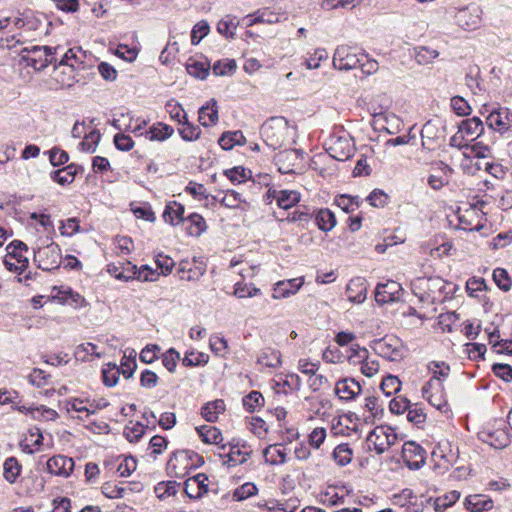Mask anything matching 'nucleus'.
Returning <instances> with one entry per match:
<instances>
[{"label":"nucleus","instance_id":"26","mask_svg":"<svg viewBox=\"0 0 512 512\" xmlns=\"http://www.w3.org/2000/svg\"><path fill=\"white\" fill-rule=\"evenodd\" d=\"M136 265L131 262H119L108 265V272L118 280L129 281L135 279Z\"/></svg>","mask_w":512,"mask_h":512},{"label":"nucleus","instance_id":"15","mask_svg":"<svg viewBox=\"0 0 512 512\" xmlns=\"http://www.w3.org/2000/svg\"><path fill=\"white\" fill-rule=\"evenodd\" d=\"M435 165V173H431L427 177V184L434 191H440L449 185L454 169L442 161L437 162Z\"/></svg>","mask_w":512,"mask_h":512},{"label":"nucleus","instance_id":"27","mask_svg":"<svg viewBox=\"0 0 512 512\" xmlns=\"http://www.w3.org/2000/svg\"><path fill=\"white\" fill-rule=\"evenodd\" d=\"M218 106L215 99H210L199 109V122L202 126L208 127L218 122Z\"/></svg>","mask_w":512,"mask_h":512},{"label":"nucleus","instance_id":"62","mask_svg":"<svg viewBox=\"0 0 512 512\" xmlns=\"http://www.w3.org/2000/svg\"><path fill=\"white\" fill-rule=\"evenodd\" d=\"M493 280L501 290L507 292L511 289L512 281L505 269L496 268L493 271Z\"/></svg>","mask_w":512,"mask_h":512},{"label":"nucleus","instance_id":"57","mask_svg":"<svg viewBox=\"0 0 512 512\" xmlns=\"http://www.w3.org/2000/svg\"><path fill=\"white\" fill-rule=\"evenodd\" d=\"M380 388L385 395L390 396L400 391L401 381L397 376L389 374L382 379Z\"/></svg>","mask_w":512,"mask_h":512},{"label":"nucleus","instance_id":"60","mask_svg":"<svg viewBox=\"0 0 512 512\" xmlns=\"http://www.w3.org/2000/svg\"><path fill=\"white\" fill-rule=\"evenodd\" d=\"M241 132H225L221 135L218 140L219 145L224 150L232 149L236 144H240V140L243 139Z\"/></svg>","mask_w":512,"mask_h":512},{"label":"nucleus","instance_id":"13","mask_svg":"<svg viewBox=\"0 0 512 512\" xmlns=\"http://www.w3.org/2000/svg\"><path fill=\"white\" fill-rule=\"evenodd\" d=\"M253 450L245 441L233 439L229 443V451L226 454L227 459L223 462L229 466H236L245 463L251 456Z\"/></svg>","mask_w":512,"mask_h":512},{"label":"nucleus","instance_id":"41","mask_svg":"<svg viewBox=\"0 0 512 512\" xmlns=\"http://www.w3.org/2000/svg\"><path fill=\"white\" fill-rule=\"evenodd\" d=\"M201 440L206 444H219L222 441L221 431L214 426L203 425L196 428Z\"/></svg>","mask_w":512,"mask_h":512},{"label":"nucleus","instance_id":"22","mask_svg":"<svg viewBox=\"0 0 512 512\" xmlns=\"http://www.w3.org/2000/svg\"><path fill=\"white\" fill-rule=\"evenodd\" d=\"M223 206L229 209H240L242 211L248 210L249 203L242 198V195L234 190H227L225 193H219L215 196Z\"/></svg>","mask_w":512,"mask_h":512},{"label":"nucleus","instance_id":"10","mask_svg":"<svg viewBox=\"0 0 512 512\" xmlns=\"http://www.w3.org/2000/svg\"><path fill=\"white\" fill-rule=\"evenodd\" d=\"M45 25V18L42 14H35L34 12H26L22 17L13 18V26L16 29L23 30L19 36L23 37V33L32 32L40 35Z\"/></svg>","mask_w":512,"mask_h":512},{"label":"nucleus","instance_id":"3","mask_svg":"<svg viewBox=\"0 0 512 512\" xmlns=\"http://www.w3.org/2000/svg\"><path fill=\"white\" fill-rule=\"evenodd\" d=\"M7 254L3 264L7 270L21 274L28 267L29 260L24 255L28 251L27 245L19 240L11 242L7 247Z\"/></svg>","mask_w":512,"mask_h":512},{"label":"nucleus","instance_id":"48","mask_svg":"<svg viewBox=\"0 0 512 512\" xmlns=\"http://www.w3.org/2000/svg\"><path fill=\"white\" fill-rule=\"evenodd\" d=\"M242 403L246 411L253 413L263 407L264 397L259 391H251L244 396Z\"/></svg>","mask_w":512,"mask_h":512},{"label":"nucleus","instance_id":"28","mask_svg":"<svg viewBox=\"0 0 512 512\" xmlns=\"http://www.w3.org/2000/svg\"><path fill=\"white\" fill-rule=\"evenodd\" d=\"M429 387L435 388V391H433L431 394L423 396V398L426 399L436 409L442 410L444 407H446L447 404L444 395L443 382L437 379H430L428 388Z\"/></svg>","mask_w":512,"mask_h":512},{"label":"nucleus","instance_id":"43","mask_svg":"<svg viewBox=\"0 0 512 512\" xmlns=\"http://www.w3.org/2000/svg\"><path fill=\"white\" fill-rule=\"evenodd\" d=\"M332 458L337 465L346 466L352 461L353 450L349 444L341 443L334 448Z\"/></svg>","mask_w":512,"mask_h":512},{"label":"nucleus","instance_id":"19","mask_svg":"<svg viewBox=\"0 0 512 512\" xmlns=\"http://www.w3.org/2000/svg\"><path fill=\"white\" fill-rule=\"evenodd\" d=\"M74 461L72 458L56 455L48 459L47 471L55 476L67 478L73 472Z\"/></svg>","mask_w":512,"mask_h":512},{"label":"nucleus","instance_id":"5","mask_svg":"<svg viewBox=\"0 0 512 512\" xmlns=\"http://www.w3.org/2000/svg\"><path fill=\"white\" fill-rule=\"evenodd\" d=\"M483 442L496 449H503L510 444V434L505 426V421L495 420L492 427H487L480 433Z\"/></svg>","mask_w":512,"mask_h":512},{"label":"nucleus","instance_id":"32","mask_svg":"<svg viewBox=\"0 0 512 512\" xmlns=\"http://www.w3.org/2000/svg\"><path fill=\"white\" fill-rule=\"evenodd\" d=\"M184 212L185 208L182 204L176 201H171L167 203L165 207V210L163 212V219L166 223L175 226L180 222L185 221Z\"/></svg>","mask_w":512,"mask_h":512},{"label":"nucleus","instance_id":"59","mask_svg":"<svg viewBox=\"0 0 512 512\" xmlns=\"http://www.w3.org/2000/svg\"><path fill=\"white\" fill-rule=\"evenodd\" d=\"M209 355L203 352H188L182 359V363L186 367H194L199 365H205L208 363Z\"/></svg>","mask_w":512,"mask_h":512},{"label":"nucleus","instance_id":"33","mask_svg":"<svg viewBox=\"0 0 512 512\" xmlns=\"http://www.w3.org/2000/svg\"><path fill=\"white\" fill-rule=\"evenodd\" d=\"M173 133L174 129L172 126L163 122H157L149 130L145 131V138L150 141H164L170 138Z\"/></svg>","mask_w":512,"mask_h":512},{"label":"nucleus","instance_id":"53","mask_svg":"<svg viewBox=\"0 0 512 512\" xmlns=\"http://www.w3.org/2000/svg\"><path fill=\"white\" fill-rule=\"evenodd\" d=\"M74 355L77 360L88 361L90 356L101 357V353L97 351V346L91 342L82 343L75 349Z\"/></svg>","mask_w":512,"mask_h":512},{"label":"nucleus","instance_id":"64","mask_svg":"<svg viewBox=\"0 0 512 512\" xmlns=\"http://www.w3.org/2000/svg\"><path fill=\"white\" fill-rule=\"evenodd\" d=\"M335 203L345 212H352L359 207L360 201L358 196L340 195L336 198Z\"/></svg>","mask_w":512,"mask_h":512},{"label":"nucleus","instance_id":"44","mask_svg":"<svg viewBox=\"0 0 512 512\" xmlns=\"http://www.w3.org/2000/svg\"><path fill=\"white\" fill-rule=\"evenodd\" d=\"M186 70L189 75L204 80L209 74L210 65L205 61L189 59L186 64Z\"/></svg>","mask_w":512,"mask_h":512},{"label":"nucleus","instance_id":"21","mask_svg":"<svg viewBox=\"0 0 512 512\" xmlns=\"http://www.w3.org/2000/svg\"><path fill=\"white\" fill-rule=\"evenodd\" d=\"M303 283L302 278L279 281L274 285L272 297L274 299H282L294 295L302 287Z\"/></svg>","mask_w":512,"mask_h":512},{"label":"nucleus","instance_id":"49","mask_svg":"<svg viewBox=\"0 0 512 512\" xmlns=\"http://www.w3.org/2000/svg\"><path fill=\"white\" fill-rule=\"evenodd\" d=\"M178 133L184 141L191 142L200 138L201 129L197 125L186 120L181 124V127L178 128Z\"/></svg>","mask_w":512,"mask_h":512},{"label":"nucleus","instance_id":"61","mask_svg":"<svg viewBox=\"0 0 512 512\" xmlns=\"http://www.w3.org/2000/svg\"><path fill=\"white\" fill-rule=\"evenodd\" d=\"M258 489L255 484L247 482L233 491L232 499L234 501H243L257 493Z\"/></svg>","mask_w":512,"mask_h":512},{"label":"nucleus","instance_id":"18","mask_svg":"<svg viewBox=\"0 0 512 512\" xmlns=\"http://www.w3.org/2000/svg\"><path fill=\"white\" fill-rule=\"evenodd\" d=\"M372 125L374 129L385 131L388 134H397L401 130L402 122L395 114L385 112L373 113Z\"/></svg>","mask_w":512,"mask_h":512},{"label":"nucleus","instance_id":"6","mask_svg":"<svg viewBox=\"0 0 512 512\" xmlns=\"http://www.w3.org/2000/svg\"><path fill=\"white\" fill-rule=\"evenodd\" d=\"M261 135L270 148L278 149L286 140L287 126L280 120L272 119L262 126Z\"/></svg>","mask_w":512,"mask_h":512},{"label":"nucleus","instance_id":"9","mask_svg":"<svg viewBox=\"0 0 512 512\" xmlns=\"http://www.w3.org/2000/svg\"><path fill=\"white\" fill-rule=\"evenodd\" d=\"M487 126L501 135L512 127V110L508 107H498L491 110L486 117Z\"/></svg>","mask_w":512,"mask_h":512},{"label":"nucleus","instance_id":"38","mask_svg":"<svg viewBox=\"0 0 512 512\" xmlns=\"http://www.w3.org/2000/svg\"><path fill=\"white\" fill-rule=\"evenodd\" d=\"M315 223L320 230L329 232L336 226L337 221L331 210L323 208L317 211L315 215Z\"/></svg>","mask_w":512,"mask_h":512},{"label":"nucleus","instance_id":"55","mask_svg":"<svg viewBox=\"0 0 512 512\" xmlns=\"http://www.w3.org/2000/svg\"><path fill=\"white\" fill-rule=\"evenodd\" d=\"M28 412L33 419L39 420V421H41V420L54 421L58 417V413L55 410H53L51 408H47L45 406H39V407H34V408L30 407L28 409Z\"/></svg>","mask_w":512,"mask_h":512},{"label":"nucleus","instance_id":"36","mask_svg":"<svg viewBox=\"0 0 512 512\" xmlns=\"http://www.w3.org/2000/svg\"><path fill=\"white\" fill-rule=\"evenodd\" d=\"M257 363L267 368H277L281 365L280 351L267 347L259 352Z\"/></svg>","mask_w":512,"mask_h":512},{"label":"nucleus","instance_id":"46","mask_svg":"<svg viewBox=\"0 0 512 512\" xmlns=\"http://www.w3.org/2000/svg\"><path fill=\"white\" fill-rule=\"evenodd\" d=\"M101 134L98 130L93 129L85 134L83 140L79 143V149L82 152L94 153L100 141Z\"/></svg>","mask_w":512,"mask_h":512},{"label":"nucleus","instance_id":"34","mask_svg":"<svg viewBox=\"0 0 512 512\" xmlns=\"http://www.w3.org/2000/svg\"><path fill=\"white\" fill-rule=\"evenodd\" d=\"M300 156L296 150H284L277 155V164L282 174L294 172L295 162L299 161Z\"/></svg>","mask_w":512,"mask_h":512},{"label":"nucleus","instance_id":"23","mask_svg":"<svg viewBox=\"0 0 512 512\" xmlns=\"http://www.w3.org/2000/svg\"><path fill=\"white\" fill-rule=\"evenodd\" d=\"M458 129L467 137V140L473 142L484 133V124L478 117H472L462 120Z\"/></svg>","mask_w":512,"mask_h":512},{"label":"nucleus","instance_id":"16","mask_svg":"<svg viewBox=\"0 0 512 512\" xmlns=\"http://www.w3.org/2000/svg\"><path fill=\"white\" fill-rule=\"evenodd\" d=\"M402 456L410 469H419L425 464L426 451L414 441H407L402 447Z\"/></svg>","mask_w":512,"mask_h":512},{"label":"nucleus","instance_id":"54","mask_svg":"<svg viewBox=\"0 0 512 512\" xmlns=\"http://www.w3.org/2000/svg\"><path fill=\"white\" fill-rule=\"evenodd\" d=\"M237 26L238 21L234 17L228 15L218 22L217 31L227 38H234Z\"/></svg>","mask_w":512,"mask_h":512},{"label":"nucleus","instance_id":"45","mask_svg":"<svg viewBox=\"0 0 512 512\" xmlns=\"http://www.w3.org/2000/svg\"><path fill=\"white\" fill-rule=\"evenodd\" d=\"M460 492L453 490L434 500V509L436 512H444L447 508L451 507L460 498Z\"/></svg>","mask_w":512,"mask_h":512},{"label":"nucleus","instance_id":"7","mask_svg":"<svg viewBox=\"0 0 512 512\" xmlns=\"http://www.w3.org/2000/svg\"><path fill=\"white\" fill-rule=\"evenodd\" d=\"M363 59H366L364 54L359 55L354 48L341 45L334 52L333 66L338 70H351L358 67Z\"/></svg>","mask_w":512,"mask_h":512},{"label":"nucleus","instance_id":"37","mask_svg":"<svg viewBox=\"0 0 512 512\" xmlns=\"http://www.w3.org/2000/svg\"><path fill=\"white\" fill-rule=\"evenodd\" d=\"M263 456L269 464H283L286 461V448L282 444L270 445L263 451Z\"/></svg>","mask_w":512,"mask_h":512},{"label":"nucleus","instance_id":"39","mask_svg":"<svg viewBox=\"0 0 512 512\" xmlns=\"http://www.w3.org/2000/svg\"><path fill=\"white\" fill-rule=\"evenodd\" d=\"M177 272L181 280L196 281L205 273V269L196 265L191 267L188 261H182L178 266Z\"/></svg>","mask_w":512,"mask_h":512},{"label":"nucleus","instance_id":"63","mask_svg":"<svg viewBox=\"0 0 512 512\" xmlns=\"http://www.w3.org/2000/svg\"><path fill=\"white\" fill-rule=\"evenodd\" d=\"M456 18L458 24L467 30L474 29L480 22L478 16H472L466 9L459 11Z\"/></svg>","mask_w":512,"mask_h":512},{"label":"nucleus","instance_id":"30","mask_svg":"<svg viewBox=\"0 0 512 512\" xmlns=\"http://www.w3.org/2000/svg\"><path fill=\"white\" fill-rule=\"evenodd\" d=\"M84 52L81 48L69 49L60 60V67H67L70 73L82 68Z\"/></svg>","mask_w":512,"mask_h":512},{"label":"nucleus","instance_id":"56","mask_svg":"<svg viewBox=\"0 0 512 512\" xmlns=\"http://www.w3.org/2000/svg\"><path fill=\"white\" fill-rule=\"evenodd\" d=\"M407 420L421 428L426 422V413L418 404H412L407 411Z\"/></svg>","mask_w":512,"mask_h":512},{"label":"nucleus","instance_id":"11","mask_svg":"<svg viewBox=\"0 0 512 512\" xmlns=\"http://www.w3.org/2000/svg\"><path fill=\"white\" fill-rule=\"evenodd\" d=\"M35 258L39 261V267L45 271H51L59 268L62 257L60 247L56 243H51L35 253Z\"/></svg>","mask_w":512,"mask_h":512},{"label":"nucleus","instance_id":"25","mask_svg":"<svg viewBox=\"0 0 512 512\" xmlns=\"http://www.w3.org/2000/svg\"><path fill=\"white\" fill-rule=\"evenodd\" d=\"M464 507L469 512L489 511L493 508V501L486 495L473 494L465 498Z\"/></svg>","mask_w":512,"mask_h":512},{"label":"nucleus","instance_id":"40","mask_svg":"<svg viewBox=\"0 0 512 512\" xmlns=\"http://www.w3.org/2000/svg\"><path fill=\"white\" fill-rule=\"evenodd\" d=\"M22 466L15 457H8L3 464V477L10 483L14 484L20 476Z\"/></svg>","mask_w":512,"mask_h":512},{"label":"nucleus","instance_id":"58","mask_svg":"<svg viewBox=\"0 0 512 512\" xmlns=\"http://www.w3.org/2000/svg\"><path fill=\"white\" fill-rule=\"evenodd\" d=\"M428 370L432 373L430 379L443 381L449 376L450 367L444 362L432 361L428 364Z\"/></svg>","mask_w":512,"mask_h":512},{"label":"nucleus","instance_id":"31","mask_svg":"<svg viewBox=\"0 0 512 512\" xmlns=\"http://www.w3.org/2000/svg\"><path fill=\"white\" fill-rule=\"evenodd\" d=\"M55 297L64 303L74 306L75 308L87 306L85 298L78 292L73 291L70 287L61 286L58 288V292Z\"/></svg>","mask_w":512,"mask_h":512},{"label":"nucleus","instance_id":"2","mask_svg":"<svg viewBox=\"0 0 512 512\" xmlns=\"http://www.w3.org/2000/svg\"><path fill=\"white\" fill-rule=\"evenodd\" d=\"M55 53L56 49H53L52 47L33 45L22 48L19 54L21 61L25 62L27 66L40 71L55 60Z\"/></svg>","mask_w":512,"mask_h":512},{"label":"nucleus","instance_id":"4","mask_svg":"<svg viewBox=\"0 0 512 512\" xmlns=\"http://www.w3.org/2000/svg\"><path fill=\"white\" fill-rule=\"evenodd\" d=\"M398 437L395 430L390 426H377L367 436V445L369 450H374L377 454L387 451L397 441Z\"/></svg>","mask_w":512,"mask_h":512},{"label":"nucleus","instance_id":"17","mask_svg":"<svg viewBox=\"0 0 512 512\" xmlns=\"http://www.w3.org/2000/svg\"><path fill=\"white\" fill-rule=\"evenodd\" d=\"M403 289L400 283L387 280L385 283H379L375 290V300L379 304L395 302L400 299Z\"/></svg>","mask_w":512,"mask_h":512},{"label":"nucleus","instance_id":"29","mask_svg":"<svg viewBox=\"0 0 512 512\" xmlns=\"http://www.w3.org/2000/svg\"><path fill=\"white\" fill-rule=\"evenodd\" d=\"M82 170V167H80L77 164L71 163L67 165L66 167H63L61 169L55 170L51 173V178L58 184L64 186L71 184L77 173Z\"/></svg>","mask_w":512,"mask_h":512},{"label":"nucleus","instance_id":"24","mask_svg":"<svg viewBox=\"0 0 512 512\" xmlns=\"http://www.w3.org/2000/svg\"><path fill=\"white\" fill-rule=\"evenodd\" d=\"M346 294L351 302L358 304L364 302L367 295L366 281L361 277L351 279L347 285Z\"/></svg>","mask_w":512,"mask_h":512},{"label":"nucleus","instance_id":"51","mask_svg":"<svg viewBox=\"0 0 512 512\" xmlns=\"http://www.w3.org/2000/svg\"><path fill=\"white\" fill-rule=\"evenodd\" d=\"M137 364H136V352L135 350H131L129 354H124L121 366L118 367L120 369V373L127 379L132 377L136 370Z\"/></svg>","mask_w":512,"mask_h":512},{"label":"nucleus","instance_id":"12","mask_svg":"<svg viewBox=\"0 0 512 512\" xmlns=\"http://www.w3.org/2000/svg\"><path fill=\"white\" fill-rule=\"evenodd\" d=\"M328 153L338 161L349 159L354 153V144L347 136H332L328 142Z\"/></svg>","mask_w":512,"mask_h":512},{"label":"nucleus","instance_id":"50","mask_svg":"<svg viewBox=\"0 0 512 512\" xmlns=\"http://www.w3.org/2000/svg\"><path fill=\"white\" fill-rule=\"evenodd\" d=\"M439 56V52L435 49L420 46L415 48V60L420 65H428Z\"/></svg>","mask_w":512,"mask_h":512},{"label":"nucleus","instance_id":"20","mask_svg":"<svg viewBox=\"0 0 512 512\" xmlns=\"http://www.w3.org/2000/svg\"><path fill=\"white\" fill-rule=\"evenodd\" d=\"M335 393L341 400H354L361 393V385L353 378H344L335 385Z\"/></svg>","mask_w":512,"mask_h":512},{"label":"nucleus","instance_id":"1","mask_svg":"<svg viewBox=\"0 0 512 512\" xmlns=\"http://www.w3.org/2000/svg\"><path fill=\"white\" fill-rule=\"evenodd\" d=\"M411 289L421 302L431 304L444 301L448 294L446 282L438 276L418 277L411 283Z\"/></svg>","mask_w":512,"mask_h":512},{"label":"nucleus","instance_id":"42","mask_svg":"<svg viewBox=\"0 0 512 512\" xmlns=\"http://www.w3.org/2000/svg\"><path fill=\"white\" fill-rule=\"evenodd\" d=\"M277 205L282 209H289L300 201V194L296 191L281 190L274 191Z\"/></svg>","mask_w":512,"mask_h":512},{"label":"nucleus","instance_id":"52","mask_svg":"<svg viewBox=\"0 0 512 512\" xmlns=\"http://www.w3.org/2000/svg\"><path fill=\"white\" fill-rule=\"evenodd\" d=\"M237 68L233 59H222L216 61L212 66V71L216 76H230Z\"/></svg>","mask_w":512,"mask_h":512},{"label":"nucleus","instance_id":"47","mask_svg":"<svg viewBox=\"0 0 512 512\" xmlns=\"http://www.w3.org/2000/svg\"><path fill=\"white\" fill-rule=\"evenodd\" d=\"M185 221L190 223L187 231L191 236H200L207 228L204 218L198 213L190 214Z\"/></svg>","mask_w":512,"mask_h":512},{"label":"nucleus","instance_id":"14","mask_svg":"<svg viewBox=\"0 0 512 512\" xmlns=\"http://www.w3.org/2000/svg\"><path fill=\"white\" fill-rule=\"evenodd\" d=\"M349 359L356 364L357 362L361 363V372L367 377H373L379 371V362L375 359H370L368 357V350L366 348H361L359 345L351 348V355Z\"/></svg>","mask_w":512,"mask_h":512},{"label":"nucleus","instance_id":"35","mask_svg":"<svg viewBox=\"0 0 512 512\" xmlns=\"http://www.w3.org/2000/svg\"><path fill=\"white\" fill-rule=\"evenodd\" d=\"M225 409V402L222 399H216L206 403L201 408V415L208 422H216Z\"/></svg>","mask_w":512,"mask_h":512},{"label":"nucleus","instance_id":"8","mask_svg":"<svg viewBox=\"0 0 512 512\" xmlns=\"http://www.w3.org/2000/svg\"><path fill=\"white\" fill-rule=\"evenodd\" d=\"M372 348L379 356L391 361H397L403 356L402 342L394 336H385L374 341Z\"/></svg>","mask_w":512,"mask_h":512}]
</instances>
